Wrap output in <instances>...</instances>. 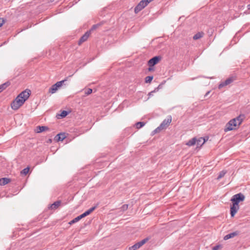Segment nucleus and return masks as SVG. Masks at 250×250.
<instances>
[{"label": "nucleus", "instance_id": "obj_1", "mask_svg": "<svg viewBox=\"0 0 250 250\" xmlns=\"http://www.w3.org/2000/svg\"><path fill=\"white\" fill-rule=\"evenodd\" d=\"M245 195L240 192L232 196L230 199L232 204L230 206V214L233 217L239 209V203L244 201Z\"/></svg>", "mask_w": 250, "mask_h": 250}, {"label": "nucleus", "instance_id": "obj_2", "mask_svg": "<svg viewBox=\"0 0 250 250\" xmlns=\"http://www.w3.org/2000/svg\"><path fill=\"white\" fill-rule=\"evenodd\" d=\"M245 118L244 114H240L237 117L230 120L225 125L224 131L236 129L242 123Z\"/></svg>", "mask_w": 250, "mask_h": 250}, {"label": "nucleus", "instance_id": "obj_3", "mask_svg": "<svg viewBox=\"0 0 250 250\" xmlns=\"http://www.w3.org/2000/svg\"><path fill=\"white\" fill-rule=\"evenodd\" d=\"M24 103L22 99L17 96L11 103V108L14 110H18Z\"/></svg>", "mask_w": 250, "mask_h": 250}, {"label": "nucleus", "instance_id": "obj_4", "mask_svg": "<svg viewBox=\"0 0 250 250\" xmlns=\"http://www.w3.org/2000/svg\"><path fill=\"white\" fill-rule=\"evenodd\" d=\"M151 1H140V2L134 8V12L135 14L138 13L146 6Z\"/></svg>", "mask_w": 250, "mask_h": 250}, {"label": "nucleus", "instance_id": "obj_5", "mask_svg": "<svg viewBox=\"0 0 250 250\" xmlns=\"http://www.w3.org/2000/svg\"><path fill=\"white\" fill-rule=\"evenodd\" d=\"M162 59V57L161 56H155L148 60L147 62V65L148 66H154L159 62Z\"/></svg>", "mask_w": 250, "mask_h": 250}, {"label": "nucleus", "instance_id": "obj_6", "mask_svg": "<svg viewBox=\"0 0 250 250\" xmlns=\"http://www.w3.org/2000/svg\"><path fill=\"white\" fill-rule=\"evenodd\" d=\"M31 93L30 90L26 89L20 93L17 96L25 102L29 98Z\"/></svg>", "mask_w": 250, "mask_h": 250}, {"label": "nucleus", "instance_id": "obj_7", "mask_svg": "<svg viewBox=\"0 0 250 250\" xmlns=\"http://www.w3.org/2000/svg\"><path fill=\"white\" fill-rule=\"evenodd\" d=\"M148 240V238H146L140 241L135 244L129 248V250H136L140 248L141 246L144 245Z\"/></svg>", "mask_w": 250, "mask_h": 250}, {"label": "nucleus", "instance_id": "obj_8", "mask_svg": "<svg viewBox=\"0 0 250 250\" xmlns=\"http://www.w3.org/2000/svg\"><path fill=\"white\" fill-rule=\"evenodd\" d=\"M172 118L171 116L167 117L160 124V126L162 127L163 129H166L171 122Z\"/></svg>", "mask_w": 250, "mask_h": 250}, {"label": "nucleus", "instance_id": "obj_9", "mask_svg": "<svg viewBox=\"0 0 250 250\" xmlns=\"http://www.w3.org/2000/svg\"><path fill=\"white\" fill-rule=\"evenodd\" d=\"M234 80V79L233 77H229L226 79L225 81L221 82L218 85V88L221 89L223 87L227 86L231 83H232Z\"/></svg>", "mask_w": 250, "mask_h": 250}, {"label": "nucleus", "instance_id": "obj_10", "mask_svg": "<svg viewBox=\"0 0 250 250\" xmlns=\"http://www.w3.org/2000/svg\"><path fill=\"white\" fill-rule=\"evenodd\" d=\"M67 134L65 132H60L54 137V140L57 142L62 141L66 138Z\"/></svg>", "mask_w": 250, "mask_h": 250}, {"label": "nucleus", "instance_id": "obj_11", "mask_svg": "<svg viewBox=\"0 0 250 250\" xmlns=\"http://www.w3.org/2000/svg\"><path fill=\"white\" fill-rule=\"evenodd\" d=\"M91 34L90 31H87L79 39L78 44L80 45L82 43L85 42Z\"/></svg>", "mask_w": 250, "mask_h": 250}, {"label": "nucleus", "instance_id": "obj_12", "mask_svg": "<svg viewBox=\"0 0 250 250\" xmlns=\"http://www.w3.org/2000/svg\"><path fill=\"white\" fill-rule=\"evenodd\" d=\"M97 207H98V204L94 207H92V208H90L89 209H88V210L85 211L83 213L80 215V216L82 218H83L87 216V215H88L90 213H91L97 208Z\"/></svg>", "mask_w": 250, "mask_h": 250}, {"label": "nucleus", "instance_id": "obj_13", "mask_svg": "<svg viewBox=\"0 0 250 250\" xmlns=\"http://www.w3.org/2000/svg\"><path fill=\"white\" fill-rule=\"evenodd\" d=\"M49 130V128L47 126H36L35 131L37 133H40L43 131Z\"/></svg>", "mask_w": 250, "mask_h": 250}, {"label": "nucleus", "instance_id": "obj_14", "mask_svg": "<svg viewBox=\"0 0 250 250\" xmlns=\"http://www.w3.org/2000/svg\"><path fill=\"white\" fill-rule=\"evenodd\" d=\"M61 203L62 202L61 200H58L57 201H55L53 204L49 205L48 208L49 209L55 210L59 207V206L61 204Z\"/></svg>", "mask_w": 250, "mask_h": 250}, {"label": "nucleus", "instance_id": "obj_15", "mask_svg": "<svg viewBox=\"0 0 250 250\" xmlns=\"http://www.w3.org/2000/svg\"><path fill=\"white\" fill-rule=\"evenodd\" d=\"M61 86L60 85V83L57 82L53 85L51 86V87L49 89V92L51 94H53L56 92V91L60 88Z\"/></svg>", "mask_w": 250, "mask_h": 250}, {"label": "nucleus", "instance_id": "obj_16", "mask_svg": "<svg viewBox=\"0 0 250 250\" xmlns=\"http://www.w3.org/2000/svg\"><path fill=\"white\" fill-rule=\"evenodd\" d=\"M240 233V231H235L231 233H229L224 237V240H227L230 238H232L235 236L239 235Z\"/></svg>", "mask_w": 250, "mask_h": 250}, {"label": "nucleus", "instance_id": "obj_17", "mask_svg": "<svg viewBox=\"0 0 250 250\" xmlns=\"http://www.w3.org/2000/svg\"><path fill=\"white\" fill-rule=\"evenodd\" d=\"M60 113H58L56 115V117L58 119H62L66 117L69 113H70V111H66V110H61Z\"/></svg>", "mask_w": 250, "mask_h": 250}, {"label": "nucleus", "instance_id": "obj_18", "mask_svg": "<svg viewBox=\"0 0 250 250\" xmlns=\"http://www.w3.org/2000/svg\"><path fill=\"white\" fill-rule=\"evenodd\" d=\"M104 21H102L97 24H94L92 26V27H91V28L88 30V31H90V33H91V32L96 30V29H97L98 28H99V27L101 26L102 25H103L104 23Z\"/></svg>", "mask_w": 250, "mask_h": 250}, {"label": "nucleus", "instance_id": "obj_19", "mask_svg": "<svg viewBox=\"0 0 250 250\" xmlns=\"http://www.w3.org/2000/svg\"><path fill=\"white\" fill-rule=\"evenodd\" d=\"M11 182V179L8 178L4 177L0 178V185L4 186Z\"/></svg>", "mask_w": 250, "mask_h": 250}, {"label": "nucleus", "instance_id": "obj_20", "mask_svg": "<svg viewBox=\"0 0 250 250\" xmlns=\"http://www.w3.org/2000/svg\"><path fill=\"white\" fill-rule=\"evenodd\" d=\"M204 35V33L202 31L198 32L196 34H195L193 37V39L194 40H197L201 38H202Z\"/></svg>", "mask_w": 250, "mask_h": 250}, {"label": "nucleus", "instance_id": "obj_21", "mask_svg": "<svg viewBox=\"0 0 250 250\" xmlns=\"http://www.w3.org/2000/svg\"><path fill=\"white\" fill-rule=\"evenodd\" d=\"M10 85L9 82H7L2 84L0 85V93L5 89L8 86Z\"/></svg>", "mask_w": 250, "mask_h": 250}, {"label": "nucleus", "instance_id": "obj_22", "mask_svg": "<svg viewBox=\"0 0 250 250\" xmlns=\"http://www.w3.org/2000/svg\"><path fill=\"white\" fill-rule=\"evenodd\" d=\"M197 139L196 138H193L191 140H189L187 143L186 145L188 146H192L194 145L196 143Z\"/></svg>", "mask_w": 250, "mask_h": 250}, {"label": "nucleus", "instance_id": "obj_23", "mask_svg": "<svg viewBox=\"0 0 250 250\" xmlns=\"http://www.w3.org/2000/svg\"><path fill=\"white\" fill-rule=\"evenodd\" d=\"M162 87V84H160L157 87L155 88L154 90L151 91L148 94V96L149 97L152 96L153 95V93L158 91L159 89H160Z\"/></svg>", "mask_w": 250, "mask_h": 250}, {"label": "nucleus", "instance_id": "obj_24", "mask_svg": "<svg viewBox=\"0 0 250 250\" xmlns=\"http://www.w3.org/2000/svg\"><path fill=\"white\" fill-rule=\"evenodd\" d=\"M82 218H81V217L80 216V215H79L77 217H76V218H74L73 219H72L71 221H70L68 224L70 225L79 221L81 219H82Z\"/></svg>", "mask_w": 250, "mask_h": 250}, {"label": "nucleus", "instance_id": "obj_25", "mask_svg": "<svg viewBox=\"0 0 250 250\" xmlns=\"http://www.w3.org/2000/svg\"><path fill=\"white\" fill-rule=\"evenodd\" d=\"M226 173H227V170H223L221 171L219 173V174L217 177V180H220V179L223 178L224 176V175L226 174Z\"/></svg>", "mask_w": 250, "mask_h": 250}, {"label": "nucleus", "instance_id": "obj_26", "mask_svg": "<svg viewBox=\"0 0 250 250\" xmlns=\"http://www.w3.org/2000/svg\"><path fill=\"white\" fill-rule=\"evenodd\" d=\"M146 124L145 122H139L135 124L136 127L137 129H140L142 127H143Z\"/></svg>", "mask_w": 250, "mask_h": 250}, {"label": "nucleus", "instance_id": "obj_27", "mask_svg": "<svg viewBox=\"0 0 250 250\" xmlns=\"http://www.w3.org/2000/svg\"><path fill=\"white\" fill-rule=\"evenodd\" d=\"M29 169H30V168L29 167H26V168H24L23 169H22L21 171V175H24V176H25L26 175L29 171Z\"/></svg>", "mask_w": 250, "mask_h": 250}, {"label": "nucleus", "instance_id": "obj_28", "mask_svg": "<svg viewBox=\"0 0 250 250\" xmlns=\"http://www.w3.org/2000/svg\"><path fill=\"white\" fill-rule=\"evenodd\" d=\"M203 139V138L201 137L199 139L197 140L196 143L197 144V146H201L205 143V141H202Z\"/></svg>", "mask_w": 250, "mask_h": 250}, {"label": "nucleus", "instance_id": "obj_29", "mask_svg": "<svg viewBox=\"0 0 250 250\" xmlns=\"http://www.w3.org/2000/svg\"><path fill=\"white\" fill-rule=\"evenodd\" d=\"M163 129L162 127L159 125L151 132V135H154L156 133L160 132Z\"/></svg>", "mask_w": 250, "mask_h": 250}, {"label": "nucleus", "instance_id": "obj_30", "mask_svg": "<svg viewBox=\"0 0 250 250\" xmlns=\"http://www.w3.org/2000/svg\"><path fill=\"white\" fill-rule=\"evenodd\" d=\"M153 79V76H148L145 79V82L146 83H150Z\"/></svg>", "mask_w": 250, "mask_h": 250}, {"label": "nucleus", "instance_id": "obj_31", "mask_svg": "<svg viewBox=\"0 0 250 250\" xmlns=\"http://www.w3.org/2000/svg\"><path fill=\"white\" fill-rule=\"evenodd\" d=\"M67 78H68V77L66 78L65 79H64V80H62V81H59V82H57L58 83H60V85L61 86H62L63 84L65 85L64 83L67 81Z\"/></svg>", "mask_w": 250, "mask_h": 250}, {"label": "nucleus", "instance_id": "obj_32", "mask_svg": "<svg viewBox=\"0 0 250 250\" xmlns=\"http://www.w3.org/2000/svg\"><path fill=\"white\" fill-rule=\"evenodd\" d=\"M127 208H128L127 204H124L121 208V210L122 211H125V210H127Z\"/></svg>", "mask_w": 250, "mask_h": 250}, {"label": "nucleus", "instance_id": "obj_33", "mask_svg": "<svg viewBox=\"0 0 250 250\" xmlns=\"http://www.w3.org/2000/svg\"><path fill=\"white\" fill-rule=\"evenodd\" d=\"M92 92V89L91 88H88L86 91L85 92V94L87 95H88L91 94Z\"/></svg>", "mask_w": 250, "mask_h": 250}, {"label": "nucleus", "instance_id": "obj_34", "mask_svg": "<svg viewBox=\"0 0 250 250\" xmlns=\"http://www.w3.org/2000/svg\"><path fill=\"white\" fill-rule=\"evenodd\" d=\"M221 247H222L221 245H217L214 246L212 249V250H218Z\"/></svg>", "mask_w": 250, "mask_h": 250}, {"label": "nucleus", "instance_id": "obj_35", "mask_svg": "<svg viewBox=\"0 0 250 250\" xmlns=\"http://www.w3.org/2000/svg\"><path fill=\"white\" fill-rule=\"evenodd\" d=\"M148 71L150 72L154 71V66H149L148 68Z\"/></svg>", "mask_w": 250, "mask_h": 250}, {"label": "nucleus", "instance_id": "obj_36", "mask_svg": "<svg viewBox=\"0 0 250 250\" xmlns=\"http://www.w3.org/2000/svg\"><path fill=\"white\" fill-rule=\"evenodd\" d=\"M247 9H248V12H245V13H247V14H250V4H248L247 5Z\"/></svg>", "mask_w": 250, "mask_h": 250}, {"label": "nucleus", "instance_id": "obj_37", "mask_svg": "<svg viewBox=\"0 0 250 250\" xmlns=\"http://www.w3.org/2000/svg\"><path fill=\"white\" fill-rule=\"evenodd\" d=\"M4 23V20L3 19H0V27Z\"/></svg>", "mask_w": 250, "mask_h": 250}, {"label": "nucleus", "instance_id": "obj_38", "mask_svg": "<svg viewBox=\"0 0 250 250\" xmlns=\"http://www.w3.org/2000/svg\"><path fill=\"white\" fill-rule=\"evenodd\" d=\"M203 139L202 141H205V142L208 140V137H203Z\"/></svg>", "mask_w": 250, "mask_h": 250}, {"label": "nucleus", "instance_id": "obj_39", "mask_svg": "<svg viewBox=\"0 0 250 250\" xmlns=\"http://www.w3.org/2000/svg\"><path fill=\"white\" fill-rule=\"evenodd\" d=\"M52 142V139H49L47 141V143H51Z\"/></svg>", "mask_w": 250, "mask_h": 250}, {"label": "nucleus", "instance_id": "obj_40", "mask_svg": "<svg viewBox=\"0 0 250 250\" xmlns=\"http://www.w3.org/2000/svg\"><path fill=\"white\" fill-rule=\"evenodd\" d=\"M73 5H74V3H72V4L69 3V4L68 5V6H69V8H70V7H72Z\"/></svg>", "mask_w": 250, "mask_h": 250}, {"label": "nucleus", "instance_id": "obj_41", "mask_svg": "<svg viewBox=\"0 0 250 250\" xmlns=\"http://www.w3.org/2000/svg\"><path fill=\"white\" fill-rule=\"evenodd\" d=\"M209 93H210V91H208V92L206 93V95H205V96H207V95H208L209 94Z\"/></svg>", "mask_w": 250, "mask_h": 250}]
</instances>
